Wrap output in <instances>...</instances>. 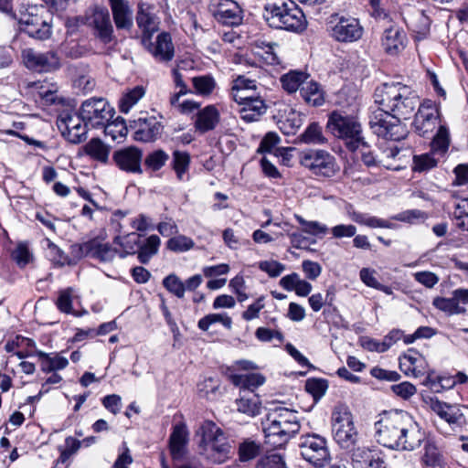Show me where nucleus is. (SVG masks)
Masks as SVG:
<instances>
[{"mask_svg": "<svg viewBox=\"0 0 468 468\" xmlns=\"http://www.w3.org/2000/svg\"><path fill=\"white\" fill-rule=\"evenodd\" d=\"M377 441L383 446L413 451L424 440V433L414 418L403 410L385 411L375 422Z\"/></svg>", "mask_w": 468, "mask_h": 468, "instance_id": "f257e3e1", "label": "nucleus"}, {"mask_svg": "<svg viewBox=\"0 0 468 468\" xmlns=\"http://www.w3.org/2000/svg\"><path fill=\"white\" fill-rule=\"evenodd\" d=\"M375 103L399 119H409L419 104V97L400 82L383 83L375 90Z\"/></svg>", "mask_w": 468, "mask_h": 468, "instance_id": "f03ea898", "label": "nucleus"}, {"mask_svg": "<svg viewBox=\"0 0 468 468\" xmlns=\"http://www.w3.org/2000/svg\"><path fill=\"white\" fill-rule=\"evenodd\" d=\"M301 428L299 415L296 410L277 407L271 410L264 424L266 443L273 447H281L299 432Z\"/></svg>", "mask_w": 468, "mask_h": 468, "instance_id": "7ed1b4c3", "label": "nucleus"}, {"mask_svg": "<svg viewBox=\"0 0 468 468\" xmlns=\"http://www.w3.org/2000/svg\"><path fill=\"white\" fill-rule=\"evenodd\" d=\"M263 16L270 27L292 32L307 25L302 9L292 0H265Z\"/></svg>", "mask_w": 468, "mask_h": 468, "instance_id": "20e7f679", "label": "nucleus"}, {"mask_svg": "<svg viewBox=\"0 0 468 468\" xmlns=\"http://www.w3.org/2000/svg\"><path fill=\"white\" fill-rule=\"evenodd\" d=\"M200 452L213 463L220 464L230 458L231 446L224 432L213 421L206 420L199 427Z\"/></svg>", "mask_w": 468, "mask_h": 468, "instance_id": "39448f33", "label": "nucleus"}, {"mask_svg": "<svg viewBox=\"0 0 468 468\" xmlns=\"http://www.w3.org/2000/svg\"><path fill=\"white\" fill-rule=\"evenodd\" d=\"M327 128L335 136L346 140L351 151L365 144L361 124L352 116L333 112L328 119Z\"/></svg>", "mask_w": 468, "mask_h": 468, "instance_id": "423d86ee", "label": "nucleus"}, {"mask_svg": "<svg viewBox=\"0 0 468 468\" xmlns=\"http://www.w3.org/2000/svg\"><path fill=\"white\" fill-rule=\"evenodd\" d=\"M332 432L335 442L343 449H349L357 441L358 432L353 415L346 406L339 405L332 413Z\"/></svg>", "mask_w": 468, "mask_h": 468, "instance_id": "0eeeda50", "label": "nucleus"}, {"mask_svg": "<svg viewBox=\"0 0 468 468\" xmlns=\"http://www.w3.org/2000/svg\"><path fill=\"white\" fill-rule=\"evenodd\" d=\"M369 125L375 134L387 140L399 141L408 133L399 118L379 107L370 115Z\"/></svg>", "mask_w": 468, "mask_h": 468, "instance_id": "6e6552de", "label": "nucleus"}, {"mask_svg": "<svg viewBox=\"0 0 468 468\" xmlns=\"http://www.w3.org/2000/svg\"><path fill=\"white\" fill-rule=\"evenodd\" d=\"M35 7L31 8L19 18L20 29L29 37L40 40L48 39L51 36V16L45 10L40 13Z\"/></svg>", "mask_w": 468, "mask_h": 468, "instance_id": "1a4fd4ad", "label": "nucleus"}, {"mask_svg": "<svg viewBox=\"0 0 468 468\" xmlns=\"http://www.w3.org/2000/svg\"><path fill=\"white\" fill-rule=\"evenodd\" d=\"M86 125L102 127L113 116L114 110L103 98H91L82 102L79 111Z\"/></svg>", "mask_w": 468, "mask_h": 468, "instance_id": "9d476101", "label": "nucleus"}, {"mask_svg": "<svg viewBox=\"0 0 468 468\" xmlns=\"http://www.w3.org/2000/svg\"><path fill=\"white\" fill-rule=\"evenodd\" d=\"M300 449L303 458L316 468L324 467L330 460L326 441L319 435L303 437Z\"/></svg>", "mask_w": 468, "mask_h": 468, "instance_id": "9b49d317", "label": "nucleus"}, {"mask_svg": "<svg viewBox=\"0 0 468 468\" xmlns=\"http://www.w3.org/2000/svg\"><path fill=\"white\" fill-rule=\"evenodd\" d=\"M301 164L314 175L333 176L337 171L335 159L324 150H309L301 154Z\"/></svg>", "mask_w": 468, "mask_h": 468, "instance_id": "f8f14e48", "label": "nucleus"}, {"mask_svg": "<svg viewBox=\"0 0 468 468\" xmlns=\"http://www.w3.org/2000/svg\"><path fill=\"white\" fill-rule=\"evenodd\" d=\"M330 24L331 36L338 42H355L363 35V27L355 17L335 15L332 16Z\"/></svg>", "mask_w": 468, "mask_h": 468, "instance_id": "ddd939ff", "label": "nucleus"}, {"mask_svg": "<svg viewBox=\"0 0 468 468\" xmlns=\"http://www.w3.org/2000/svg\"><path fill=\"white\" fill-rule=\"evenodd\" d=\"M22 58L27 69L38 72H53L61 67L60 58L54 50L40 52L26 48L22 51Z\"/></svg>", "mask_w": 468, "mask_h": 468, "instance_id": "4468645a", "label": "nucleus"}, {"mask_svg": "<svg viewBox=\"0 0 468 468\" xmlns=\"http://www.w3.org/2000/svg\"><path fill=\"white\" fill-rule=\"evenodd\" d=\"M80 112H62L58 120V127L62 135L72 144H80L87 136V127Z\"/></svg>", "mask_w": 468, "mask_h": 468, "instance_id": "2eb2a0df", "label": "nucleus"}, {"mask_svg": "<svg viewBox=\"0 0 468 468\" xmlns=\"http://www.w3.org/2000/svg\"><path fill=\"white\" fill-rule=\"evenodd\" d=\"M209 13L221 24L238 26L242 20V10L233 0H210Z\"/></svg>", "mask_w": 468, "mask_h": 468, "instance_id": "dca6fc26", "label": "nucleus"}, {"mask_svg": "<svg viewBox=\"0 0 468 468\" xmlns=\"http://www.w3.org/2000/svg\"><path fill=\"white\" fill-rule=\"evenodd\" d=\"M142 44L157 61L168 62L174 58L175 48L169 33H160L154 42L145 38Z\"/></svg>", "mask_w": 468, "mask_h": 468, "instance_id": "f3484780", "label": "nucleus"}, {"mask_svg": "<svg viewBox=\"0 0 468 468\" xmlns=\"http://www.w3.org/2000/svg\"><path fill=\"white\" fill-rule=\"evenodd\" d=\"M439 111L431 101H426L420 105L413 125L420 135H426L436 127Z\"/></svg>", "mask_w": 468, "mask_h": 468, "instance_id": "a211bd4d", "label": "nucleus"}, {"mask_svg": "<svg viewBox=\"0 0 468 468\" xmlns=\"http://www.w3.org/2000/svg\"><path fill=\"white\" fill-rule=\"evenodd\" d=\"M142 156L141 150L137 147L130 146L115 151L112 154V160L122 171L141 174Z\"/></svg>", "mask_w": 468, "mask_h": 468, "instance_id": "6ab92c4d", "label": "nucleus"}, {"mask_svg": "<svg viewBox=\"0 0 468 468\" xmlns=\"http://www.w3.org/2000/svg\"><path fill=\"white\" fill-rule=\"evenodd\" d=\"M80 250L82 254L103 262L112 261L118 253L116 249L103 242L100 238L83 242L80 245Z\"/></svg>", "mask_w": 468, "mask_h": 468, "instance_id": "aec40b11", "label": "nucleus"}, {"mask_svg": "<svg viewBox=\"0 0 468 468\" xmlns=\"http://www.w3.org/2000/svg\"><path fill=\"white\" fill-rule=\"evenodd\" d=\"M90 25L95 29V35L101 42L108 44L112 41L113 27L106 8H96L90 17Z\"/></svg>", "mask_w": 468, "mask_h": 468, "instance_id": "412c9836", "label": "nucleus"}, {"mask_svg": "<svg viewBox=\"0 0 468 468\" xmlns=\"http://www.w3.org/2000/svg\"><path fill=\"white\" fill-rule=\"evenodd\" d=\"M407 43V36L399 26L392 25L383 31L381 45L384 50L390 55L402 51Z\"/></svg>", "mask_w": 468, "mask_h": 468, "instance_id": "4be33fe9", "label": "nucleus"}, {"mask_svg": "<svg viewBox=\"0 0 468 468\" xmlns=\"http://www.w3.org/2000/svg\"><path fill=\"white\" fill-rule=\"evenodd\" d=\"M117 29H131L133 25V8L128 0H108Z\"/></svg>", "mask_w": 468, "mask_h": 468, "instance_id": "5701e85b", "label": "nucleus"}, {"mask_svg": "<svg viewBox=\"0 0 468 468\" xmlns=\"http://www.w3.org/2000/svg\"><path fill=\"white\" fill-rule=\"evenodd\" d=\"M136 22L143 33L142 41L145 38H152L153 35L159 29L158 17L150 6L144 7V4L139 5Z\"/></svg>", "mask_w": 468, "mask_h": 468, "instance_id": "b1692460", "label": "nucleus"}, {"mask_svg": "<svg viewBox=\"0 0 468 468\" xmlns=\"http://www.w3.org/2000/svg\"><path fill=\"white\" fill-rule=\"evenodd\" d=\"M256 89V80L247 79L244 76H239L233 81L230 96L239 105H240L249 101L250 99L259 97L258 95H254Z\"/></svg>", "mask_w": 468, "mask_h": 468, "instance_id": "393cba45", "label": "nucleus"}, {"mask_svg": "<svg viewBox=\"0 0 468 468\" xmlns=\"http://www.w3.org/2000/svg\"><path fill=\"white\" fill-rule=\"evenodd\" d=\"M431 409L450 425L460 426L464 422V416L459 407L442 402L439 399H431Z\"/></svg>", "mask_w": 468, "mask_h": 468, "instance_id": "a878e982", "label": "nucleus"}, {"mask_svg": "<svg viewBox=\"0 0 468 468\" xmlns=\"http://www.w3.org/2000/svg\"><path fill=\"white\" fill-rule=\"evenodd\" d=\"M235 403L237 410L248 416L254 417L261 413V400L255 391L240 390Z\"/></svg>", "mask_w": 468, "mask_h": 468, "instance_id": "bb28decb", "label": "nucleus"}, {"mask_svg": "<svg viewBox=\"0 0 468 468\" xmlns=\"http://www.w3.org/2000/svg\"><path fill=\"white\" fill-rule=\"evenodd\" d=\"M138 128L134 133V139L142 142H151L161 134L163 126L154 117L139 118Z\"/></svg>", "mask_w": 468, "mask_h": 468, "instance_id": "cd10ccee", "label": "nucleus"}, {"mask_svg": "<svg viewBox=\"0 0 468 468\" xmlns=\"http://www.w3.org/2000/svg\"><path fill=\"white\" fill-rule=\"evenodd\" d=\"M239 106L240 118L247 122L258 121L267 111V105L261 97H255Z\"/></svg>", "mask_w": 468, "mask_h": 468, "instance_id": "c85d7f7f", "label": "nucleus"}, {"mask_svg": "<svg viewBox=\"0 0 468 468\" xmlns=\"http://www.w3.org/2000/svg\"><path fill=\"white\" fill-rule=\"evenodd\" d=\"M300 93L309 105L321 106L324 102V91L321 85L314 80H307L301 88Z\"/></svg>", "mask_w": 468, "mask_h": 468, "instance_id": "c756f323", "label": "nucleus"}, {"mask_svg": "<svg viewBox=\"0 0 468 468\" xmlns=\"http://www.w3.org/2000/svg\"><path fill=\"white\" fill-rule=\"evenodd\" d=\"M218 110L214 106L208 105L198 112L195 123L196 128L201 133L213 130L218 122Z\"/></svg>", "mask_w": 468, "mask_h": 468, "instance_id": "7c9ffc66", "label": "nucleus"}, {"mask_svg": "<svg viewBox=\"0 0 468 468\" xmlns=\"http://www.w3.org/2000/svg\"><path fill=\"white\" fill-rule=\"evenodd\" d=\"M308 79L309 74L305 71L290 70L281 77L280 81L284 90L293 93L302 88Z\"/></svg>", "mask_w": 468, "mask_h": 468, "instance_id": "2f4dec72", "label": "nucleus"}, {"mask_svg": "<svg viewBox=\"0 0 468 468\" xmlns=\"http://www.w3.org/2000/svg\"><path fill=\"white\" fill-rule=\"evenodd\" d=\"M84 152L91 159L105 164L108 162L110 154V147L106 145L101 139L92 138L83 147Z\"/></svg>", "mask_w": 468, "mask_h": 468, "instance_id": "473e14b6", "label": "nucleus"}, {"mask_svg": "<svg viewBox=\"0 0 468 468\" xmlns=\"http://www.w3.org/2000/svg\"><path fill=\"white\" fill-rule=\"evenodd\" d=\"M232 382L239 387L240 390L254 391L257 388L263 385L265 378L259 373H245L232 376Z\"/></svg>", "mask_w": 468, "mask_h": 468, "instance_id": "72a5a7b5", "label": "nucleus"}, {"mask_svg": "<svg viewBox=\"0 0 468 468\" xmlns=\"http://www.w3.org/2000/svg\"><path fill=\"white\" fill-rule=\"evenodd\" d=\"M295 142L307 144H324L327 143V139L324 135L322 126L317 122H312L295 139Z\"/></svg>", "mask_w": 468, "mask_h": 468, "instance_id": "f704fd0d", "label": "nucleus"}, {"mask_svg": "<svg viewBox=\"0 0 468 468\" xmlns=\"http://www.w3.org/2000/svg\"><path fill=\"white\" fill-rule=\"evenodd\" d=\"M161 244L160 238L157 235L149 236L143 244H139L137 250V258L143 264H147L150 260L157 254Z\"/></svg>", "mask_w": 468, "mask_h": 468, "instance_id": "c9c22d12", "label": "nucleus"}, {"mask_svg": "<svg viewBox=\"0 0 468 468\" xmlns=\"http://www.w3.org/2000/svg\"><path fill=\"white\" fill-rule=\"evenodd\" d=\"M187 440V431L184 425H176L170 436V451L174 459L180 458L184 453Z\"/></svg>", "mask_w": 468, "mask_h": 468, "instance_id": "e433bc0d", "label": "nucleus"}, {"mask_svg": "<svg viewBox=\"0 0 468 468\" xmlns=\"http://www.w3.org/2000/svg\"><path fill=\"white\" fill-rule=\"evenodd\" d=\"M141 236L134 232L127 234L125 236H116L113 239V242L122 248V251L119 252L120 258H125L128 255H133L137 252Z\"/></svg>", "mask_w": 468, "mask_h": 468, "instance_id": "4c0bfd02", "label": "nucleus"}, {"mask_svg": "<svg viewBox=\"0 0 468 468\" xmlns=\"http://www.w3.org/2000/svg\"><path fill=\"white\" fill-rule=\"evenodd\" d=\"M37 356L42 360L41 367L45 372L61 370L69 365L68 359L58 354H48L43 351H37Z\"/></svg>", "mask_w": 468, "mask_h": 468, "instance_id": "58836bf2", "label": "nucleus"}, {"mask_svg": "<svg viewBox=\"0 0 468 468\" xmlns=\"http://www.w3.org/2000/svg\"><path fill=\"white\" fill-rule=\"evenodd\" d=\"M421 460L424 468H442L445 465L441 451L435 444L431 442L425 444L424 454Z\"/></svg>", "mask_w": 468, "mask_h": 468, "instance_id": "ea45409f", "label": "nucleus"}, {"mask_svg": "<svg viewBox=\"0 0 468 468\" xmlns=\"http://www.w3.org/2000/svg\"><path fill=\"white\" fill-rule=\"evenodd\" d=\"M349 217L354 222H356L359 225L367 226L368 228H372V229H377V228L392 229L393 228V225L391 223H389L388 221L379 218H377L375 216H370L369 214H367V213L352 211V212H349Z\"/></svg>", "mask_w": 468, "mask_h": 468, "instance_id": "a19ab883", "label": "nucleus"}, {"mask_svg": "<svg viewBox=\"0 0 468 468\" xmlns=\"http://www.w3.org/2000/svg\"><path fill=\"white\" fill-rule=\"evenodd\" d=\"M143 86H136L122 95L119 102L120 112L128 113L130 110L144 96Z\"/></svg>", "mask_w": 468, "mask_h": 468, "instance_id": "79ce46f5", "label": "nucleus"}, {"mask_svg": "<svg viewBox=\"0 0 468 468\" xmlns=\"http://www.w3.org/2000/svg\"><path fill=\"white\" fill-rule=\"evenodd\" d=\"M432 305L447 315L464 314L466 309L456 303L453 295L451 298L437 296L432 301Z\"/></svg>", "mask_w": 468, "mask_h": 468, "instance_id": "37998d69", "label": "nucleus"}, {"mask_svg": "<svg viewBox=\"0 0 468 468\" xmlns=\"http://www.w3.org/2000/svg\"><path fill=\"white\" fill-rule=\"evenodd\" d=\"M407 23L409 27L418 34L425 35L429 29L431 21L422 10L416 9L409 16Z\"/></svg>", "mask_w": 468, "mask_h": 468, "instance_id": "c03bdc74", "label": "nucleus"}, {"mask_svg": "<svg viewBox=\"0 0 468 468\" xmlns=\"http://www.w3.org/2000/svg\"><path fill=\"white\" fill-rule=\"evenodd\" d=\"M217 323L222 324L229 330L232 327V319L226 314H209L198 321L197 326L202 331H208Z\"/></svg>", "mask_w": 468, "mask_h": 468, "instance_id": "a18cd8bd", "label": "nucleus"}, {"mask_svg": "<svg viewBox=\"0 0 468 468\" xmlns=\"http://www.w3.org/2000/svg\"><path fill=\"white\" fill-rule=\"evenodd\" d=\"M190 165V155L185 151H175L173 153L172 165L179 180L184 179L185 174L188 171Z\"/></svg>", "mask_w": 468, "mask_h": 468, "instance_id": "49530a36", "label": "nucleus"}, {"mask_svg": "<svg viewBox=\"0 0 468 468\" xmlns=\"http://www.w3.org/2000/svg\"><path fill=\"white\" fill-rule=\"evenodd\" d=\"M449 144V132L446 127L441 125L431 142V152L432 154L442 156L447 152Z\"/></svg>", "mask_w": 468, "mask_h": 468, "instance_id": "de8ad7c7", "label": "nucleus"}, {"mask_svg": "<svg viewBox=\"0 0 468 468\" xmlns=\"http://www.w3.org/2000/svg\"><path fill=\"white\" fill-rule=\"evenodd\" d=\"M378 452L367 447L361 446L353 450L351 461L354 468H364Z\"/></svg>", "mask_w": 468, "mask_h": 468, "instance_id": "09e8293b", "label": "nucleus"}, {"mask_svg": "<svg viewBox=\"0 0 468 468\" xmlns=\"http://www.w3.org/2000/svg\"><path fill=\"white\" fill-rule=\"evenodd\" d=\"M192 83L196 93L202 96L211 94L216 86L215 80L210 75L194 77Z\"/></svg>", "mask_w": 468, "mask_h": 468, "instance_id": "8fccbe9b", "label": "nucleus"}, {"mask_svg": "<svg viewBox=\"0 0 468 468\" xmlns=\"http://www.w3.org/2000/svg\"><path fill=\"white\" fill-rule=\"evenodd\" d=\"M405 361H409L412 368V376L418 378L425 373V360L423 356L415 349L410 348L404 354Z\"/></svg>", "mask_w": 468, "mask_h": 468, "instance_id": "3c124183", "label": "nucleus"}, {"mask_svg": "<svg viewBox=\"0 0 468 468\" xmlns=\"http://www.w3.org/2000/svg\"><path fill=\"white\" fill-rule=\"evenodd\" d=\"M328 388V382L323 378H309L305 382V390L314 400L320 399Z\"/></svg>", "mask_w": 468, "mask_h": 468, "instance_id": "603ef678", "label": "nucleus"}, {"mask_svg": "<svg viewBox=\"0 0 468 468\" xmlns=\"http://www.w3.org/2000/svg\"><path fill=\"white\" fill-rule=\"evenodd\" d=\"M435 154L427 153L413 157V170L416 172H425L433 167L438 164V159L434 157Z\"/></svg>", "mask_w": 468, "mask_h": 468, "instance_id": "864d4df0", "label": "nucleus"}, {"mask_svg": "<svg viewBox=\"0 0 468 468\" xmlns=\"http://www.w3.org/2000/svg\"><path fill=\"white\" fill-rule=\"evenodd\" d=\"M46 242H47V248H46L47 257L54 264L63 266V265L69 263V257L65 254V252L62 250H60L49 239H47Z\"/></svg>", "mask_w": 468, "mask_h": 468, "instance_id": "5fc2aeb1", "label": "nucleus"}, {"mask_svg": "<svg viewBox=\"0 0 468 468\" xmlns=\"http://www.w3.org/2000/svg\"><path fill=\"white\" fill-rule=\"evenodd\" d=\"M75 298L74 290L69 287L59 292L56 305L64 314H72V301Z\"/></svg>", "mask_w": 468, "mask_h": 468, "instance_id": "6e6d98bb", "label": "nucleus"}, {"mask_svg": "<svg viewBox=\"0 0 468 468\" xmlns=\"http://www.w3.org/2000/svg\"><path fill=\"white\" fill-rule=\"evenodd\" d=\"M302 125L301 113L293 112L284 121L281 122L280 129L284 134L291 135L294 134Z\"/></svg>", "mask_w": 468, "mask_h": 468, "instance_id": "4d7b16f0", "label": "nucleus"}, {"mask_svg": "<svg viewBox=\"0 0 468 468\" xmlns=\"http://www.w3.org/2000/svg\"><path fill=\"white\" fill-rule=\"evenodd\" d=\"M164 287L177 298H183L186 292L184 282L176 275L169 274L163 280Z\"/></svg>", "mask_w": 468, "mask_h": 468, "instance_id": "13d9d810", "label": "nucleus"}, {"mask_svg": "<svg viewBox=\"0 0 468 468\" xmlns=\"http://www.w3.org/2000/svg\"><path fill=\"white\" fill-rule=\"evenodd\" d=\"M256 468H287V466L282 454L271 452L258 461Z\"/></svg>", "mask_w": 468, "mask_h": 468, "instance_id": "bf43d9fd", "label": "nucleus"}, {"mask_svg": "<svg viewBox=\"0 0 468 468\" xmlns=\"http://www.w3.org/2000/svg\"><path fill=\"white\" fill-rule=\"evenodd\" d=\"M166 245L167 248L172 251L184 252L191 250L194 247L195 242L193 241L192 239L186 236L178 235L174 238H171L167 241Z\"/></svg>", "mask_w": 468, "mask_h": 468, "instance_id": "052dcab7", "label": "nucleus"}, {"mask_svg": "<svg viewBox=\"0 0 468 468\" xmlns=\"http://www.w3.org/2000/svg\"><path fill=\"white\" fill-rule=\"evenodd\" d=\"M168 158V154L165 151L159 149L150 153L146 156L144 163L145 165L153 171H157L165 165Z\"/></svg>", "mask_w": 468, "mask_h": 468, "instance_id": "680f3d73", "label": "nucleus"}, {"mask_svg": "<svg viewBox=\"0 0 468 468\" xmlns=\"http://www.w3.org/2000/svg\"><path fill=\"white\" fill-rule=\"evenodd\" d=\"M295 218L303 226V230L308 234L324 235L328 231L327 226L318 221H307L299 215H295Z\"/></svg>", "mask_w": 468, "mask_h": 468, "instance_id": "e2e57ef3", "label": "nucleus"}, {"mask_svg": "<svg viewBox=\"0 0 468 468\" xmlns=\"http://www.w3.org/2000/svg\"><path fill=\"white\" fill-rule=\"evenodd\" d=\"M32 87L37 90L38 96L48 104H52L57 99V89L54 85H47L42 82H34Z\"/></svg>", "mask_w": 468, "mask_h": 468, "instance_id": "0e129e2a", "label": "nucleus"}, {"mask_svg": "<svg viewBox=\"0 0 468 468\" xmlns=\"http://www.w3.org/2000/svg\"><path fill=\"white\" fill-rule=\"evenodd\" d=\"M103 127L105 134L111 136L113 141L123 138L127 133V128L123 122H108Z\"/></svg>", "mask_w": 468, "mask_h": 468, "instance_id": "69168bd1", "label": "nucleus"}, {"mask_svg": "<svg viewBox=\"0 0 468 468\" xmlns=\"http://www.w3.org/2000/svg\"><path fill=\"white\" fill-rule=\"evenodd\" d=\"M258 266L261 271L271 278L280 276L285 270V266L277 261H262L259 262Z\"/></svg>", "mask_w": 468, "mask_h": 468, "instance_id": "338daca9", "label": "nucleus"}, {"mask_svg": "<svg viewBox=\"0 0 468 468\" xmlns=\"http://www.w3.org/2000/svg\"><path fill=\"white\" fill-rule=\"evenodd\" d=\"M260 452V447L254 441H246L240 444L239 453V459L246 462L255 458Z\"/></svg>", "mask_w": 468, "mask_h": 468, "instance_id": "774afa93", "label": "nucleus"}]
</instances>
